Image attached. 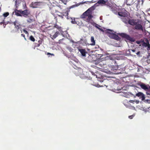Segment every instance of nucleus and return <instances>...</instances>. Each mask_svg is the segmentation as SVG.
<instances>
[{
    "instance_id": "nucleus-1",
    "label": "nucleus",
    "mask_w": 150,
    "mask_h": 150,
    "mask_svg": "<svg viewBox=\"0 0 150 150\" xmlns=\"http://www.w3.org/2000/svg\"><path fill=\"white\" fill-rule=\"evenodd\" d=\"M93 10V6L89 8L81 16V18H85V20L88 23L90 22L91 20L93 17L92 15V11Z\"/></svg>"
},
{
    "instance_id": "nucleus-2",
    "label": "nucleus",
    "mask_w": 150,
    "mask_h": 150,
    "mask_svg": "<svg viewBox=\"0 0 150 150\" xmlns=\"http://www.w3.org/2000/svg\"><path fill=\"white\" fill-rule=\"evenodd\" d=\"M139 85L142 89L146 91V93L147 95H150V86L142 83Z\"/></svg>"
},
{
    "instance_id": "nucleus-3",
    "label": "nucleus",
    "mask_w": 150,
    "mask_h": 150,
    "mask_svg": "<svg viewBox=\"0 0 150 150\" xmlns=\"http://www.w3.org/2000/svg\"><path fill=\"white\" fill-rule=\"evenodd\" d=\"M20 0H16L15 3V6L16 7V8L14 9V11L13 12V14L14 13L15 14L18 16H22V15L21 14V10H17L18 6V4H17V2H20Z\"/></svg>"
},
{
    "instance_id": "nucleus-4",
    "label": "nucleus",
    "mask_w": 150,
    "mask_h": 150,
    "mask_svg": "<svg viewBox=\"0 0 150 150\" xmlns=\"http://www.w3.org/2000/svg\"><path fill=\"white\" fill-rule=\"evenodd\" d=\"M137 20L134 19H131L128 17L127 18V20L126 21L124 20V22L125 23H128L129 24L135 26L136 24Z\"/></svg>"
},
{
    "instance_id": "nucleus-5",
    "label": "nucleus",
    "mask_w": 150,
    "mask_h": 150,
    "mask_svg": "<svg viewBox=\"0 0 150 150\" xmlns=\"http://www.w3.org/2000/svg\"><path fill=\"white\" fill-rule=\"evenodd\" d=\"M107 33L108 36L111 38L117 40L120 39V37L117 35L109 32H107Z\"/></svg>"
},
{
    "instance_id": "nucleus-6",
    "label": "nucleus",
    "mask_w": 150,
    "mask_h": 150,
    "mask_svg": "<svg viewBox=\"0 0 150 150\" xmlns=\"http://www.w3.org/2000/svg\"><path fill=\"white\" fill-rule=\"evenodd\" d=\"M30 11L29 10L26 9L23 11L21 10V14L22 16L25 17H27L30 15Z\"/></svg>"
},
{
    "instance_id": "nucleus-7",
    "label": "nucleus",
    "mask_w": 150,
    "mask_h": 150,
    "mask_svg": "<svg viewBox=\"0 0 150 150\" xmlns=\"http://www.w3.org/2000/svg\"><path fill=\"white\" fill-rule=\"evenodd\" d=\"M121 35L122 37L125 38L127 40H128L131 42H134V40L133 38L131 37L130 36L126 33H121Z\"/></svg>"
},
{
    "instance_id": "nucleus-8",
    "label": "nucleus",
    "mask_w": 150,
    "mask_h": 150,
    "mask_svg": "<svg viewBox=\"0 0 150 150\" xmlns=\"http://www.w3.org/2000/svg\"><path fill=\"white\" fill-rule=\"evenodd\" d=\"M86 60L88 61L92 62L93 61H95L96 60V58L95 55L92 54L89 55L86 58Z\"/></svg>"
},
{
    "instance_id": "nucleus-9",
    "label": "nucleus",
    "mask_w": 150,
    "mask_h": 150,
    "mask_svg": "<svg viewBox=\"0 0 150 150\" xmlns=\"http://www.w3.org/2000/svg\"><path fill=\"white\" fill-rule=\"evenodd\" d=\"M134 28L135 29L141 30L142 32L144 31L142 25L138 21L137 22L136 24L135 25Z\"/></svg>"
},
{
    "instance_id": "nucleus-10",
    "label": "nucleus",
    "mask_w": 150,
    "mask_h": 150,
    "mask_svg": "<svg viewBox=\"0 0 150 150\" xmlns=\"http://www.w3.org/2000/svg\"><path fill=\"white\" fill-rule=\"evenodd\" d=\"M41 2H33L30 5V6L33 8H37L40 6Z\"/></svg>"
},
{
    "instance_id": "nucleus-11",
    "label": "nucleus",
    "mask_w": 150,
    "mask_h": 150,
    "mask_svg": "<svg viewBox=\"0 0 150 150\" xmlns=\"http://www.w3.org/2000/svg\"><path fill=\"white\" fill-rule=\"evenodd\" d=\"M78 71H77L76 72H79V73H77V74H78V75L79 76V77L81 78L82 79H85L86 78V77L85 75L84 74H82L83 73V71L81 69H79V70H78Z\"/></svg>"
},
{
    "instance_id": "nucleus-12",
    "label": "nucleus",
    "mask_w": 150,
    "mask_h": 150,
    "mask_svg": "<svg viewBox=\"0 0 150 150\" xmlns=\"http://www.w3.org/2000/svg\"><path fill=\"white\" fill-rule=\"evenodd\" d=\"M136 96L139 97V98H141L142 100H143L145 99V95L141 92H139L136 94Z\"/></svg>"
},
{
    "instance_id": "nucleus-13",
    "label": "nucleus",
    "mask_w": 150,
    "mask_h": 150,
    "mask_svg": "<svg viewBox=\"0 0 150 150\" xmlns=\"http://www.w3.org/2000/svg\"><path fill=\"white\" fill-rule=\"evenodd\" d=\"M112 62L113 63H114L115 65H112V69L114 71H115V70H119V68H120V67L117 65H115V64H117L116 61L113 60H112Z\"/></svg>"
},
{
    "instance_id": "nucleus-14",
    "label": "nucleus",
    "mask_w": 150,
    "mask_h": 150,
    "mask_svg": "<svg viewBox=\"0 0 150 150\" xmlns=\"http://www.w3.org/2000/svg\"><path fill=\"white\" fill-rule=\"evenodd\" d=\"M13 24L15 25V28H16L17 30L18 31V30L21 28V25L18 23V21L16 20L15 21L13 22Z\"/></svg>"
},
{
    "instance_id": "nucleus-15",
    "label": "nucleus",
    "mask_w": 150,
    "mask_h": 150,
    "mask_svg": "<svg viewBox=\"0 0 150 150\" xmlns=\"http://www.w3.org/2000/svg\"><path fill=\"white\" fill-rule=\"evenodd\" d=\"M78 50L80 52L82 56H85L86 54L87 53V52L85 49L79 48Z\"/></svg>"
},
{
    "instance_id": "nucleus-16",
    "label": "nucleus",
    "mask_w": 150,
    "mask_h": 150,
    "mask_svg": "<svg viewBox=\"0 0 150 150\" xmlns=\"http://www.w3.org/2000/svg\"><path fill=\"white\" fill-rule=\"evenodd\" d=\"M69 14L68 12L67 11H66L65 12L62 13V14L61 15H58V16L62 18H63L64 16H65L66 18H68V15Z\"/></svg>"
},
{
    "instance_id": "nucleus-17",
    "label": "nucleus",
    "mask_w": 150,
    "mask_h": 150,
    "mask_svg": "<svg viewBox=\"0 0 150 150\" xmlns=\"http://www.w3.org/2000/svg\"><path fill=\"white\" fill-rule=\"evenodd\" d=\"M118 14L119 16H121L123 17H124L125 19L128 18L127 17V16H128L127 14L125 13L119 12L118 13Z\"/></svg>"
},
{
    "instance_id": "nucleus-18",
    "label": "nucleus",
    "mask_w": 150,
    "mask_h": 150,
    "mask_svg": "<svg viewBox=\"0 0 150 150\" xmlns=\"http://www.w3.org/2000/svg\"><path fill=\"white\" fill-rule=\"evenodd\" d=\"M149 42V41L148 40L147 38L145 39V42H144L141 45H140V46L141 45L143 47H146L147 46L148 43Z\"/></svg>"
},
{
    "instance_id": "nucleus-19",
    "label": "nucleus",
    "mask_w": 150,
    "mask_h": 150,
    "mask_svg": "<svg viewBox=\"0 0 150 150\" xmlns=\"http://www.w3.org/2000/svg\"><path fill=\"white\" fill-rule=\"evenodd\" d=\"M91 45H94L95 44V41L94 39V38L93 36H92L91 37Z\"/></svg>"
},
{
    "instance_id": "nucleus-20",
    "label": "nucleus",
    "mask_w": 150,
    "mask_h": 150,
    "mask_svg": "<svg viewBox=\"0 0 150 150\" xmlns=\"http://www.w3.org/2000/svg\"><path fill=\"white\" fill-rule=\"evenodd\" d=\"M4 18L3 16H0V24L4 23Z\"/></svg>"
},
{
    "instance_id": "nucleus-21",
    "label": "nucleus",
    "mask_w": 150,
    "mask_h": 150,
    "mask_svg": "<svg viewBox=\"0 0 150 150\" xmlns=\"http://www.w3.org/2000/svg\"><path fill=\"white\" fill-rule=\"evenodd\" d=\"M59 32H56L52 36V37H51V38L53 39H55L58 36L59 34Z\"/></svg>"
},
{
    "instance_id": "nucleus-22",
    "label": "nucleus",
    "mask_w": 150,
    "mask_h": 150,
    "mask_svg": "<svg viewBox=\"0 0 150 150\" xmlns=\"http://www.w3.org/2000/svg\"><path fill=\"white\" fill-rule=\"evenodd\" d=\"M106 2V1H105L104 0H99L98 1L97 3L99 4H105Z\"/></svg>"
},
{
    "instance_id": "nucleus-23",
    "label": "nucleus",
    "mask_w": 150,
    "mask_h": 150,
    "mask_svg": "<svg viewBox=\"0 0 150 150\" xmlns=\"http://www.w3.org/2000/svg\"><path fill=\"white\" fill-rule=\"evenodd\" d=\"M54 28H57V29H58L59 31H60L61 30V27L59 26V25H57V24H55L54 26Z\"/></svg>"
},
{
    "instance_id": "nucleus-24",
    "label": "nucleus",
    "mask_w": 150,
    "mask_h": 150,
    "mask_svg": "<svg viewBox=\"0 0 150 150\" xmlns=\"http://www.w3.org/2000/svg\"><path fill=\"white\" fill-rule=\"evenodd\" d=\"M9 15V13L7 12L4 13L3 15L2 16H3L4 17V18H5V17H7Z\"/></svg>"
},
{
    "instance_id": "nucleus-25",
    "label": "nucleus",
    "mask_w": 150,
    "mask_h": 150,
    "mask_svg": "<svg viewBox=\"0 0 150 150\" xmlns=\"http://www.w3.org/2000/svg\"><path fill=\"white\" fill-rule=\"evenodd\" d=\"M30 39L32 41L34 42L35 41V39L33 36L31 35L30 37Z\"/></svg>"
},
{
    "instance_id": "nucleus-26",
    "label": "nucleus",
    "mask_w": 150,
    "mask_h": 150,
    "mask_svg": "<svg viewBox=\"0 0 150 150\" xmlns=\"http://www.w3.org/2000/svg\"><path fill=\"white\" fill-rule=\"evenodd\" d=\"M93 85H94V86L96 87H103V86H100V85H99L98 83H97V84H93Z\"/></svg>"
},
{
    "instance_id": "nucleus-27",
    "label": "nucleus",
    "mask_w": 150,
    "mask_h": 150,
    "mask_svg": "<svg viewBox=\"0 0 150 150\" xmlns=\"http://www.w3.org/2000/svg\"><path fill=\"white\" fill-rule=\"evenodd\" d=\"M129 102H130V103H134L135 102H137V103H138V102H137V101L136 100H129Z\"/></svg>"
},
{
    "instance_id": "nucleus-28",
    "label": "nucleus",
    "mask_w": 150,
    "mask_h": 150,
    "mask_svg": "<svg viewBox=\"0 0 150 150\" xmlns=\"http://www.w3.org/2000/svg\"><path fill=\"white\" fill-rule=\"evenodd\" d=\"M23 31L24 32V33L25 34H28V32L25 29H24L23 30Z\"/></svg>"
},
{
    "instance_id": "nucleus-29",
    "label": "nucleus",
    "mask_w": 150,
    "mask_h": 150,
    "mask_svg": "<svg viewBox=\"0 0 150 150\" xmlns=\"http://www.w3.org/2000/svg\"><path fill=\"white\" fill-rule=\"evenodd\" d=\"M42 40H40L38 41V43L39 44H40V45H41L42 44Z\"/></svg>"
},
{
    "instance_id": "nucleus-30",
    "label": "nucleus",
    "mask_w": 150,
    "mask_h": 150,
    "mask_svg": "<svg viewBox=\"0 0 150 150\" xmlns=\"http://www.w3.org/2000/svg\"><path fill=\"white\" fill-rule=\"evenodd\" d=\"M27 22L30 23L32 22V20L31 19H29L27 20Z\"/></svg>"
},
{
    "instance_id": "nucleus-31",
    "label": "nucleus",
    "mask_w": 150,
    "mask_h": 150,
    "mask_svg": "<svg viewBox=\"0 0 150 150\" xmlns=\"http://www.w3.org/2000/svg\"><path fill=\"white\" fill-rule=\"evenodd\" d=\"M140 42H141V44H142L144 42H145V40H144L143 39H141L140 40Z\"/></svg>"
},
{
    "instance_id": "nucleus-32",
    "label": "nucleus",
    "mask_w": 150,
    "mask_h": 150,
    "mask_svg": "<svg viewBox=\"0 0 150 150\" xmlns=\"http://www.w3.org/2000/svg\"><path fill=\"white\" fill-rule=\"evenodd\" d=\"M134 116V115H131L129 116V118L130 119H132Z\"/></svg>"
},
{
    "instance_id": "nucleus-33",
    "label": "nucleus",
    "mask_w": 150,
    "mask_h": 150,
    "mask_svg": "<svg viewBox=\"0 0 150 150\" xmlns=\"http://www.w3.org/2000/svg\"><path fill=\"white\" fill-rule=\"evenodd\" d=\"M147 44V49L148 50V49L150 48V44L149 43V42Z\"/></svg>"
},
{
    "instance_id": "nucleus-34",
    "label": "nucleus",
    "mask_w": 150,
    "mask_h": 150,
    "mask_svg": "<svg viewBox=\"0 0 150 150\" xmlns=\"http://www.w3.org/2000/svg\"><path fill=\"white\" fill-rule=\"evenodd\" d=\"M40 44H39L38 43L36 44L35 45V47H38L40 46Z\"/></svg>"
},
{
    "instance_id": "nucleus-35",
    "label": "nucleus",
    "mask_w": 150,
    "mask_h": 150,
    "mask_svg": "<svg viewBox=\"0 0 150 150\" xmlns=\"http://www.w3.org/2000/svg\"><path fill=\"white\" fill-rule=\"evenodd\" d=\"M21 36H22V37H23L24 38L25 40H26V38H25V35L24 34H21Z\"/></svg>"
},
{
    "instance_id": "nucleus-36",
    "label": "nucleus",
    "mask_w": 150,
    "mask_h": 150,
    "mask_svg": "<svg viewBox=\"0 0 150 150\" xmlns=\"http://www.w3.org/2000/svg\"><path fill=\"white\" fill-rule=\"evenodd\" d=\"M98 26H100L99 25H98L97 24H96L95 27L96 28H97L99 29H100V28H98Z\"/></svg>"
},
{
    "instance_id": "nucleus-37",
    "label": "nucleus",
    "mask_w": 150,
    "mask_h": 150,
    "mask_svg": "<svg viewBox=\"0 0 150 150\" xmlns=\"http://www.w3.org/2000/svg\"><path fill=\"white\" fill-rule=\"evenodd\" d=\"M137 43L138 44H139L141 43V42H140V40L137 41Z\"/></svg>"
},
{
    "instance_id": "nucleus-38",
    "label": "nucleus",
    "mask_w": 150,
    "mask_h": 150,
    "mask_svg": "<svg viewBox=\"0 0 150 150\" xmlns=\"http://www.w3.org/2000/svg\"><path fill=\"white\" fill-rule=\"evenodd\" d=\"M140 54V52L139 51L137 52V53H136V54L137 55H139Z\"/></svg>"
},
{
    "instance_id": "nucleus-39",
    "label": "nucleus",
    "mask_w": 150,
    "mask_h": 150,
    "mask_svg": "<svg viewBox=\"0 0 150 150\" xmlns=\"http://www.w3.org/2000/svg\"><path fill=\"white\" fill-rule=\"evenodd\" d=\"M47 55H54L53 54H51L50 53L48 52L47 54Z\"/></svg>"
},
{
    "instance_id": "nucleus-40",
    "label": "nucleus",
    "mask_w": 150,
    "mask_h": 150,
    "mask_svg": "<svg viewBox=\"0 0 150 150\" xmlns=\"http://www.w3.org/2000/svg\"><path fill=\"white\" fill-rule=\"evenodd\" d=\"M148 14L150 16V8L148 10Z\"/></svg>"
},
{
    "instance_id": "nucleus-41",
    "label": "nucleus",
    "mask_w": 150,
    "mask_h": 150,
    "mask_svg": "<svg viewBox=\"0 0 150 150\" xmlns=\"http://www.w3.org/2000/svg\"><path fill=\"white\" fill-rule=\"evenodd\" d=\"M127 20V18H126V19H125L124 17H123L122 19V21L123 22H124V20L126 21V20Z\"/></svg>"
},
{
    "instance_id": "nucleus-42",
    "label": "nucleus",
    "mask_w": 150,
    "mask_h": 150,
    "mask_svg": "<svg viewBox=\"0 0 150 150\" xmlns=\"http://www.w3.org/2000/svg\"><path fill=\"white\" fill-rule=\"evenodd\" d=\"M131 50L133 52H134L135 51V50L134 49Z\"/></svg>"
},
{
    "instance_id": "nucleus-43",
    "label": "nucleus",
    "mask_w": 150,
    "mask_h": 150,
    "mask_svg": "<svg viewBox=\"0 0 150 150\" xmlns=\"http://www.w3.org/2000/svg\"><path fill=\"white\" fill-rule=\"evenodd\" d=\"M73 50V49L71 48H70V50L71 51H72V50Z\"/></svg>"
},
{
    "instance_id": "nucleus-44",
    "label": "nucleus",
    "mask_w": 150,
    "mask_h": 150,
    "mask_svg": "<svg viewBox=\"0 0 150 150\" xmlns=\"http://www.w3.org/2000/svg\"><path fill=\"white\" fill-rule=\"evenodd\" d=\"M109 30V31H110V32H112V30H111L109 29V30Z\"/></svg>"
},
{
    "instance_id": "nucleus-45",
    "label": "nucleus",
    "mask_w": 150,
    "mask_h": 150,
    "mask_svg": "<svg viewBox=\"0 0 150 150\" xmlns=\"http://www.w3.org/2000/svg\"><path fill=\"white\" fill-rule=\"evenodd\" d=\"M55 19L56 20V21H57V17H55Z\"/></svg>"
},
{
    "instance_id": "nucleus-46",
    "label": "nucleus",
    "mask_w": 150,
    "mask_h": 150,
    "mask_svg": "<svg viewBox=\"0 0 150 150\" xmlns=\"http://www.w3.org/2000/svg\"><path fill=\"white\" fill-rule=\"evenodd\" d=\"M25 7H26V8H27V7L26 6V4H25Z\"/></svg>"
},
{
    "instance_id": "nucleus-47",
    "label": "nucleus",
    "mask_w": 150,
    "mask_h": 150,
    "mask_svg": "<svg viewBox=\"0 0 150 150\" xmlns=\"http://www.w3.org/2000/svg\"><path fill=\"white\" fill-rule=\"evenodd\" d=\"M121 73V72H117V73Z\"/></svg>"
},
{
    "instance_id": "nucleus-48",
    "label": "nucleus",
    "mask_w": 150,
    "mask_h": 150,
    "mask_svg": "<svg viewBox=\"0 0 150 150\" xmlns=\"http://www.w3.org/2000/svg\"><path fill=\"white\" fill-rule=\"evenodd\" d=\"M60 1H62L63 0H60Z\"/></svg>"
}]
</instances>
